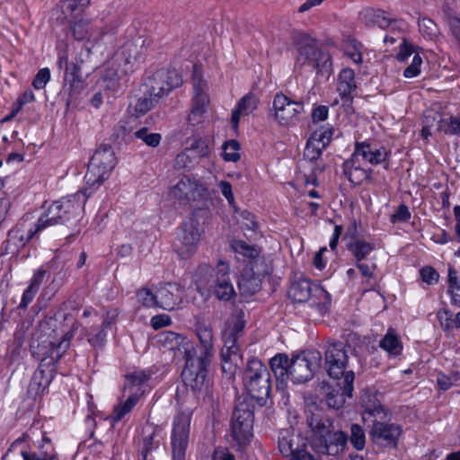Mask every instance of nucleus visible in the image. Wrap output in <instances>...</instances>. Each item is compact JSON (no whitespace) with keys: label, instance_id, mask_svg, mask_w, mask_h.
<instances>
[{"label":"nucleus","instance_id":"nucleus-13","mask_svg":"<svg viewBox=\"0 0 460 460\" xmlns=\"http://www.w3.org/2000/svg\"><path fill=\"white\" fill-rule=\"evenodd\" d=\"M202 234L203 230L194 217H190L181 225L174 246L182 259H187L195 253Z\"/></svg>","mask_w":460,"mask_h":460},{"label":"nucleus","instance_id":"nucleus-45","mask_svg":"<svg viewBox=\"0 0 460 460\" xmlns=\"http://www.w3.org/2000/svg\"><path fill=\"white\" fill-rule=\"evenodd\" d=\"M333 128L330 127H321L314 130L311 136V139L320 145V147H326L332 137Z\"/></svg>","mask_w":460,"mask_h":460},{"label":"nucleus","instance_id":"nucleus-6","mask_svg":"<svg viewBox=\"0 0 460 460\" xmlns=\"http://www.w3.org/2000/svg\"><path fill=\"white\" fill-rule=\"evenodd\" d=\"M297 50L296 68L299 67L310 72L315 71L318 75L331 73V57L318 48L314 39L303 37L298 43Z\"/></svg>","mask_w":460,"mask_h":460},{"label":"nucleus","instance_id":"nucleus-7","mask_svg":"<svg viewBox=\"0 0 460 460\" xmlns=\"http://www.w3.org/2000/svg\"><path fill=\"white\" fill-rule=\"evenodd\" d=\"M116 165L114 151L110 146H101L93 155L84 179L89 190L96 189L110 176Z\"/></svg>","mask_w":460,"mask_h":460},{"label":"nucleus","instance_id":"nucleus-16","mask_svg":"<svg viewBox=\"0 0 460 460\" xmlns=\"http://www.w3.org/2000/svg\"><path fill=\"white\" fill-rule=\"evenodd\" d=\"M270 271V269L267 263L246 264L238 281L241 295L250 296L257 293L261 288V278Z\"/></svg>","mask_w":460,"mask_h":460},{"label":"nucleus","instance_id":"nucleus-26","mask_svg":"<svg viewBox=\"0 0 460 460\" xmlns=\"http://www.w3.org/2000/svg\"><path fill=\"white\" fill-rule=\"evenodd\" d=\"M412 54H414V56L411 65L408 66L403 71V75L406 78L415 77L420 73L422 58L418 53L415 52L413 46L407 43L406 40L403 39V42L401 44L400 50L397 54V59L400 62H406L408 58H410Z\"/></svg>","mask_w":460,"mask_h":460},{"label":"nucleus","instance_id":"nucleus-15","mask_svg":"<svg viewBox=\"0 0 460 460\" xmlns=\"http://www.w3.org/2000/svg\"><path fill=\"white\" fill-rule=\"evenodd\" d=\"M190 419V413L184 411L179 412L174 418L172 431V460H185Z\"/></svg>","mask_w":460,"mask_h":460},{"label":"nucleus","instance_id":"nucleus-27","mask_svg":"<svg viewBox=\"0 0 460 460\" xmlns=\"http://www.w3.org/2000/svg\"><path fill=\"white\" fill-rule=\"evenodd\" d=\"M258 97L253 93H248L242 97L235 109L232 112L231 123L237 128L241 116H247L257 109Z\"/></svg>","mask_w":460,"mask_h":460},{"label":"nucleus","instance_id":"nucleus-3","mask_svg":"<svg viewBox=\"0 0 460 460\" xmlns=\"http://www.w3.org/2000/svg\"><path fill=\"white\" fill-rule=\"evenodd\" d=\"M309 441L318 455L338 456L345 449L348 437L341 430H334L332 420L324 412L314 408L306 411Z\"/></svg>","mask_w":460,"mask_h":460},{"label":"nucleus","instance_id":"nucleus-56","mask_svg":"<svg viewBox=\"0 0 460 460\" xmlns=\"http://www.w3.org/2000/svg\"><path fill=\"white\" fill-rule=\"evenodd\" d=\"M356 267L358 269L360 274L362 277L366 278V282L369 287H372L374 285V270H376V264L372 263L371 265L357 261Z\"/></svg>","mask_w":460,"mask_h":460},{"label":"nucleus","instance_id":"nucleus-24","mask_svg":"<svg viewBox=\"0 0 460 460\" xmlns=\"http://www.w3.org/2000/svg\"><path fill=\"white\" fill-rule=\"evenodd\" d=\"M216 297L219 300L229 301L234 295V289L229 277V267L225 262H219L211 286Z\"/></svg>","mask_w":460,"mask_h":460},{"label":"nucleus","instance_id":"nucleus-50","mask_svg":"<svg viewBox=\"0 0 460 460\" xmlns=\"http://www.w3.org/2000/svg\"><path fill=\"white\" fill-rule=\"evenodd\" d=\"M139 303L146 307H158V299H156V290L153 292L149 288H141L137 293Z\"/></svg>","mask_w":460,"mask_h":460},{"label":"nucleus","instance_id":"nucleus-58","mask_svg":"<svg viewBox=\"0 0 460 460\" xmlns=\"http://www.w3.org/2000/svg\"><path fill=\"white\" fill-rule=\"evenodd\" d=\"M438 319L439 321L441 327L445 331L451 330L455 327L453 314L449 310H447V309L439 310L438 312Z\"/></svg>","mask_w":460,"mask_h":460},{"label":"nucleus","instance_id":"nucleus-22","mask_svg":"<svg viewBox=\"0 0 460 460\" xmlns=\"http://www.w3.org/2000/svg\"><path fill=\"white\" fill-rule=\"evenodd\" d=\"M354 371H349L347 375L337 383L338 389H332L325 396L327 405L332 409L343 406L346 397H351L353 393Z\"/></svg>","mask_w":460,"mask_h":460},{"label":"nucleus","instance_id":"nucleus-44","mask_svg":"<svg viewBox=\"0 0 460 460\" xmlns=\"http://www.w3.org/2000/svg\"><path fill=\"white\" fill-rule=\"evenodd\" d=\"M111 322L110 320L103 321L101 329L95 334H87L88 342L94 348H103L106 342V330L111 326Z\"/></svg>","mask_w":460,"mask_h":460},{"label":"nucleus","instance_id":"nucleus-19","mask_svg":"<svg viewBox=\"0 0 460 460\" xmlns=\"http://www.w3.org/2000/svg\"><path fill=\"white\" fill-rule=\"evenodd\" d=\"M209 147L208 141L203 138L192 139L190 144L180 153L174 160L176 169H190L202 157L208 156Z\"/></svg>","mask_w":460,"mask_h":460},{"label":"nucleus","instance_id":"nucleus-8","mask_svg":"<svg viewBox=\"0 0 460 460\" xmlns=\"http://www.w3.org/2000/svg\"><path fill=\"white\" fill-rule=\"evenodd\" d=\"M324 365L328 376L341 380L349 372V351L350 347L335 340H328L323 344ZM349 371H352L349 369Z\"/></svg>","mask_w":460,"mask_h":460},{"label":"nucleus","instance_id":"nucleus-33","mask_svg":"<svg viewBox=\"0 0 460 460\" xmlns=\"http://www.w3.org/2000/svg\"><path fill=\"white\" fill-rule=\"evenodd\" d=\"M343 172L348 180L353 184H359L364 180L370 178V172L356 164V159L352 157L343 163Z\"/></svg>","mask_w":460,"mask_h":460},{"label":"nucleus","instance_id":"nucleus-59","mask_svg":"<svg viewBox=\"0 0 460 460\" xmlns=\"http://www.w3.org/2000/svg\"><path fill=\"white\" fill-rule=\"evenodd\" d=\"M420 276L422 280L429 284L434 285L438 281L439 275L437 270L432 267H424L420 270Z\"/></svg>","mask_w":460,"mask_h":460},{"label":"nucleus","instance_id":"nucleus-38","mask_svg":"<svg viewBox=\"0 0 460 460\" xmlns=\"http://www.w3.org/2000/svg\"><path fill=\"white\" fill-rule=\"evenodd\" d=\"M146 434L143 438V447L141 450L143 459L147 460V455L159 446V429L157 427L150 426L145 431Z\"/></svg>","mask_w":460,"mask_h":460},{"label":"nucleus","instance_id":"nucleus-28","mask_svg":"<svg viewBox=\"0 0 460 460\" xmlns=\"http://www.w3.org/2000/svg\"><path fill=\"white\" fill-rule=\"evenodd\" d=\"M231 248L236 253L249 259L250 261L247 264L256 265L257 262H259V264L261 262L267 263L266 259L260 256L261 249L257 245L248 244L246 242L242 240H234L231 243Z\"/></svg>","mask_w":460,"mask_h":460},{"label":"nucleus","instance_id":"nucleus-46","mask_svg":"<svg viewBox=\"0 0 460 460\" xmlns=\"http://www.w3.org/2000/svg\"><path fill=\"white\" fill-rule=\"evenodd\" d=\"M159 102L160 100L157 97L147 94L146 90L144 96L139 98L135 104V111L137 113L145 114L153 107H155Z\"/></svg>","mask_w":460,"mask_h":460},{"label":"nucleus","instance_id":"nucleus-55","mask_svg":"<svg viewBox=\"0 0 460 460\" xmlns=\"http://www.w3.org/2000/svg\"><path fill=\"white\" fill-rule=\"evenodd\" d=\"M420 31L429 38H433L438 33L437 24L429 18H422L418 22Z\"/></svg>","mask_w":460,"mask_h":460},{"label":"nucleus","instance_id":"nucleus-21","mask_svg":"<svg viewBox=\"0 0 460 460\" xmlns=\"http://www.w3.org/2000/svg\"><path fill=\"white\" fill-rule=\"evenodd\" d=\"M207 84L200 79H194L192 106L188 120L191 125H197L202 121L203 115L209 102L207 94Z\"/></svg>","mask_w":460,"mask_h":460},{"label":"nucleus","instance_id":"nucleus-52","mask_svg":"<svg viewBox=\"0 0 460 460\" xmlns=\"http://www.w3.org/2000/svg\"><path fill=\"white\" fill-rule=\"evenodd\" d=\"M239 143L236 140H230L225 143L223 156L226 161L236 162L240 159Z\"/></svg>","mask_w":460,"mask_h":460},{"label":"nucleus","instance_id":"nucleus-54","mask_svg":"<svg viewBox=\"0 0 460 460\" xmlns=\"http://www.w3.org/2000/svg\"><path fill=\"white\" fill-rule=\"evenodd\" d=\"M323 149L324 147H320L319 144L309 138L304 151V156L310 162H314L321 156Z\"/></svg>","mask_w":460,"mask_h":460},{"label":"nucleus","instance_id":"nucleus-43","mask_svg":"<svg viewBox=\"0 0 460 460\" xmlns=\"http://www.w3.org/2000/svg\"><path fill=\"white\" fill-rule=\"evenodd\" d=\"M437 129L447 135H457L460 133V120L455 117L449 119L440 118L438 121Z\"/></svg>","mask_w":460,"mask_h":460},{"label":"nucleus","instance_id":"nucleus-41","mask_svg":"<svg viewBox=\"0 0 460 460\" xmlns=\"http://www.w3.org/2000/svg\"><path fill=\"white\" fill-rule=\"evenodd\" d=\"M134 136L151 147L158 146L162 139V136L159 133L151 132L146 127L137 129Z\"/></svg>","mask_w":460,"mask_h":460},{"label":"nucleus","instance_id":"nucleus-10","mask_svg":"<svg viewBox=\"0 0 460 460\" xmlns=\"http://www.w3.org/2000/svg\"><path fill=\"white\" fill-rule=\"evenodd\" d=\"M253 407L245 401H239L233 411L231 430L234 439L240 447L250 442L252 437Z\"/></svg>","mask_w":460,"mask_h":460},{"label":"nucleus","instance_id":"nucleus-18","mask_svg":"<svg viewBox=\"0 0 460 460\" xmlns=\"http://www.w3.org/2000/svg\"><path fill=\"white\" fill-rule=\"evenodd\" d=\"M288 294L293 301L298 303L306 302L314 296L323 297L328 302L330 300L329 294L323 288L303 277L291 283Z\"/></svg>","mask_w":460,"mask_h":460},{"label":"nucleus","instance_id":"nucleus-62","mask_svg":"<svg viewBox=\"0 0 460 460\" xmlns=\"http://www.w3.org/2000/svg\"><path fill=\"white\" fill-rule=\"evenodd\" d=\"M411 217V213L406 205L402 204L398 207L397 211L392 216L391 221L393 223L396 222H405Z\"/></svg>","mask_w":460,"mask_h":460},{"label":"nucleus","instance_id":"nucleus-12","mask_svg":"<svg viewBox=\"0 0 460 460\" xmlns=\"http://www.w3.org/2000/svg\"><path fill=\"white\" fill-rule=\"evenodd\" d=\"M181 84L182 78L177 70L165 68L155 71L146 81L147 94L154 95L159 100L166 97Z\"/></svg>","mask_w":460,"mask_h":460},{"label":"nucleus","instance_id":"nucleus-29","mask_svg":"<svg viewBox=\"0 0 460 460\" xmlns=\"http://www.w3.org/2000/svg\"><path fill=\"white\" fill-rule=\"evenodd\" d=\"M362 404L365 409V414L376 418L387 417L388 411L381 404L376 393L366 392L361 397Z\"/></svg>","mask_w":460,"mask_h":460},{"label":"nucleus","instance_id":"nucleus-31","mask_svg":"<svg viewBox=\"0 0 460 460\" xmlns=\"http://www.w3.org/2000/svg\"><path fill=\"white\" fill-rule=\"evenodd\" d=\"M127 75L121 72V66L118 68L106 69L102 79L103 87L112 92H117L122 88L127 82Z\"/></svg>","mask_w":460,"mask_h":460},{"label":"nucleus","instance_id":"nucleus-20","mask_svg":"<svg viewBox=\"0 0 460 460\" xmlns=\"http://www.w3.org/2000/svg\"><path fill=\"white\" fill-rule=\"evenodd\" d=\"M184 289L177 283H165L156 288V299L158 307L172 311L178 308L182 303Z\"/></svg>","mask_w":460,"mask_h":460},{"label":"nucleus","instance_id":"nucleus-36","mask_svg":"<svg viewBox=\"0 0 460 460\" xmlns=\"http://www.w3.org/2000/svg\"><path fill=\"white\" fill-rule=\"evenodd\" d=\"M79 73V66L76 64L67 66V74L65 75L66 84L69 85V94L71 96L79 94L84 90V82Z\"/></svg>","mask_w":460,"mask_h":460},{"label":"nucleus","instance_id":"nucleus-49","mask_svg":"<svg viewBox=\"0 0 460 460\" xmlns=\"http://www.w3.org/2000/svg\"><path fill=\"white\" fill-rule=\"evenodd\" d=\"M350 443L357 450H361L365 447V432L358 424H352L350 427Z\"/></svg>","mask_w":460,"mask_h":460},{"label":"nucleus","instance_id":"nucleus-57","mask_svg":"<svg viewBox=\"0 0 460 460\" xmlns=\"http://www.w3.org/2000/svg\"><path fill=\"white\" fill-rule=\"evenodd\" d=\"M50 79V71L49 68H41L35 75L32 85L35 89H43Z\"/></svg>","mask_w":460,"mask_h":460},{"label":"nucleus","instance_id":"nucleus-53","mask_svg":"<svg viewBox=\"0 0 460 460\" xmlns=\"http://www.w3.org/2000/svg\"><path fill=\"white\" fill-rule=\"evenodd\" d=\"M239 346H235L234 348H222L221 350V358L223 361V370H226V364L231 362L235 365L242 359V357L239 353Z\"/></svg>","mask_w":460,"mask_h":460},{"label":"nucleus","instance_id":"nucleus-30","mask_svg":"<svg viewBox=\"0 0 460 460\" xmlns=\"http://www.w3.org/2000/svg\"><path fill=\"white\" fill-rule=\"evenodd\" d=\"M362 19L366 25L377 26L381 29L388 28L395 22L383 10L367 9L362 13Z\"/></svg>","mask_w":460,"mask_h":460},{"label":"nucleus","instance_id":"nucleus-39","mask_svg":"<svg viewBox=\"0 0 460 460\" xmlns=\"http://www.w3.org/2000/svg\"><path fill=\"white\" fill-rule=\"evenodd\" d=\"M448 292L451 295L452 303L460 306V276L452 267H448Z\"/></svg>","mask_w":460,"mask_h":460},{"label":"nucleus","instance_id":"nucleus-63","mask_svg":"<svg viewBox=\"0 0 460 460\" xmlns=\"http://www.w3.org/2000/svg\"><path fill=\"white\" fill-rule=\"evenodd\" d=\"M447 23L452 34L460 42V18L455 15H448Z\"/></svg>","mask_w":460,"mask_h":460},{"label":"nucleus","instance_id":"nucleus-14","mask_svg":"<svg viewBox=\"0 0 460 460\" xmlns=\"http://www.w3.org/2000/svg\"><path fill=\"white\" fill-rule=\"evenodd\" d=\"M145 40L141 37L128 40L114 53L112 65L121 66V72L128 75L133 72L134 64L145 56Z\"/></svg>","mask_w":460,"mask_h":460},{"label":"nucleus","instance_id":"nucleus-48","mask_svg":"<svg viewBox=\"0 0 460 460\" xmlns=\"http://www.w3.org/2000/svg\"><path fill=\"white\" fill-rule=\"evenodd\" d=\"M70 30L75 40H84L89 36V21L81 19L71 23Z\"/></svg>","mask_w":460,"mask_h":460},{"label":"nucleus","instance_id":"nucleus-23","mask_svg":"<svg viewBox=\"0 0 460 460\" xmlns=\"http://www.w3.org/2000/svg\"><path fill=\"white\" fill-rule=\"evenodd\" d=\"M205 188L199 184L197 181L183 176L171 190V194L173 198L182 202H190L197 200L203 196Z\"/></svg>","mask_w":460,"mask_h":460},{"label":"nucleus","instance_id":"nucleus-2","mask_svg":"<svg viewBox=\"0 0 460 460\" xmlns=\"http://www.w3.org/2000/svg\"><path fill=\"white\" fill-rule=\"evenodd\" d=\"M70 321L71 325L67 330L62 331L60 338L55 329L57 326L56 320L47 319L40 322L31 344L32 353L40 359V367L34 373L29 385L28 393L31 395L37 396L40 394L49 385V377L44 376L45 370L43 367H50L49 371H53L54 365L69 349L70 341L78 328V323L73 316H71Z\"/></svg>","mask_w":460,"mask_h":460},{"label":"nucleus","instance_id":"nucleus-42","mask_svg":"<svg viewBox=\"0 0 460 460\" xmlns=\"http://www.w3.org/2000/svg\"><path fill=\"white\" fill-rule=\"evenodd\" d=\"M293 440H299V437L291 434L288 429L280 431L278 446L280 453L286 457L292 454L291 445Z\"/></svg>","mask_w":460,"mask_h":460},{"label":"nucleus","instance_id":"nucleus-25","mask_svg":"<svg viewBox=\"0 0 460 460\" xmlns=\"http://www.w3.org/2000/svg\"><path fill=\"white\" fill-rule=\"evenodd\" d=\"M358 157L371 164H378L386 160L388 152L385 147H377L368 142L357 143L353 158L357 160Z\"/></svg>","mask_w":460,"mask_h":460},{"label":"nucleus","instance_id":"nucleus-34","mask_svg":"<svg viewBox=\"0 0 460 460\" xmlns=\"http://www.w3.org/2000/svg\"><path fill=\"white\" fill-rule=\"evenodd\" d=\"M144 392H129L128 398L114 407L112 419L114 421L118 422L121 420L125 415L129 413L132 409L137 405L139 401L140 396Z\"/></svg>","mask_w":460,"mask_h":460},{"label":"nucleus","instance_id":"nucleus-60","mask_svg":"<svg viewBox=\"0 0 460 460\" xmlns=\"http://www.w3.org/2000/svg\"><path fill=\"white\" fill-rule=\"evenodd\" d=\"M245 325V321L242 316H236L232 320L230 326L225 332H233L234 336L240 338Z\"/></svg>","mask_w":460,"mask_h":460},{"label":"nucleus","instance_id":"nucleus-5","mask_svg":"<svg viewBox=\"0 0 460 460\" xmlns=\"http://www.w3.org/2000/svg\"><path fill=\"white\" fill-rule=\"evenodd\" d=\"M244 386L260 405H264L270 395L271 380L267 367L259 359H251L243 373Z\"/></svg>","mask_w":460,"mask_h":460},{"label":"nucleus","instance_id":"nucleus-37","mask_svg":"<svg viewBox=\"0 0 460 460\" xmlns=\"http://www.w3.org/2000/svg\"><path fill=\"white\" fill-rule=\"evenodd\" d=\"M380 347L387 351L391 356H398L402 350V345L398 336L393 329H389L387 333L380 341Z\"/></svg>","mask_w":460,"mask_h":460},{"label":"nucleus","instance_id":"nucleus-47","mask_svg":"<svg viewBox=\"0 0 460 460\" xmlns=\"http://www.w3.org/2000/svg\"><path fill=\"white\" fill-rule=\"evenodd\" d=\"M61 10L64 19L71 22V19L76 18L84 11V8L75 0H64L61 4Z\"/></svg>","mask_w":460,"mask_h":460},{"label":"nucleus","instance_id":"nucleus-40","mask_svg":"<svg viewBox=\"0 0 460 460\" xmlns=\"http://www.w3.org/2000/svg\"><path fill=\"white\" fill-rule=\"evenodd\" d=\"M149 379V376L144 371H137L127 376V383L125 385L124 393L128 390L130 393L143 392L140 385L146 383Z\"/></svg>","mask_w":460,"mask_h":460},{"label":"nucleus","instance_id":"nucleus-17","mask_svg":"<svg viewBox=\"0 0 460 460\" xmlns=\"http://www.w3.org/2000/svg\"><path fill=\"white\" fill-rule=\"evenodd\" d=\"M387 417H378L373 420L369 437L373 443L385 447H396L402 435V427L396 423L386 421Z\"/></svg>","mask_w":460,"mask_h":460},{"label":"nucleus","instance_id":"nucleus-35","mask_svg":"<svg viewBox=\"0 0 460 460\" xmlns=\"http://www.w3.org/2000/svg\"><path fill=\"white\" fill-rule=\"evenodd\" d=\"M347 246L357 261L365 260L376 248L375 243L366 242L360 238H353Z\"/></svg>","mask_w":460,"mask_h":460},{"label":"nucleus","instance_id":"nucleus-61","mask_svg":"<svg viewBox=\"0 0 460 460\" xmlns=\"http://www.w3.org/2000/svg\"><path fill=\"white\" fill-rule=\"evenodd\" d=\"M357 88L356 84H344L342 82H338V92L342 100L345 102H349L352 100L351 93Z\"/></svg>","mask_w":460,"mask_h":460},{"label":"nucleus","instance_id":"nucleus-32","mask_svg":"<svg viewBox=\"0 0 460 460\" xmlns=\"http://www.w3.org/2000/svg\"><path fill=\"white\" fill-rule=\"evenodd\" d=\"M290 360L283 353L275 355L270 360V368L278 381L285 382L289 377Z\"/></svg>","mask_w":460,"mask_h":460},{"label":"nucleus","instance_id":"nucleus-4","mask_svg":"<svg viewBox=\"0 0 460 460\" xmlns=\"http://www.w3.org/2000/svg\"><path fill=\"white\" fill-rule=\"evenodd\" d=\"M87 191L88 189L85 188L73 196L53 202L48 210L38 219L34 227L28 231L26 238L24 239L22 235L19 237L22 245H24L25 243L29 242L48 226L64 224L71 218L80 217L88 197L93 192V190L89 193Z\"/></svg>","mask_w":460,"mask_h":460},{"label":"nucleus","instance_id":"nucleus-11","mask_svg":"<svg viewBox=\"0 0 460 460\" xmlns=\"http://www.w3.org/2000/svg\"><path fill=\"white\" fill-rule=\"evenodd\" d=\"M305 112L303 102L291 100L282 93L275 95L273 100V116L279 126L292 127L300 121Z\"/></svg>","mask_w":460,"mask_h":460},{"label":"nucleus","instance_id":"nucleus-51","mask_svg":"<svg viewBox=\"0 0 460 460\" xmlns=\"http://www.w3.org/2000/svg\"><path fill=\"white\" fill-rule=\"evenodd\" d=\"M239 222L242 229L256 233L259 229V224L256 221L255 216L247 210H243L240 214Z\"/></svg>","mask_w":460,"mask_h":460},{"label":"nucleus","instance_id":"nucleus-9","mask_svg":"<svg viewBox=\"0 0 460 460\" xmlns=\"http://www.w3.org/2000/svg\"><path fill=\"white\" fill-rule=\"evenodd\" d=\"M322 354L315 349L305 350L293 357L289 364V377L295 384L311 380L322 365Z\"/></svg>","mask_w":460,"mask_h":460},{"label":"nucleus","instance_id":"nucleus-64","mask_svg":"<svg viewBox=\"0 0 460 460\" xmlns=\"http://www.w3.org/2000/svg\"><path fill=\"white\" fill-rule=\"evenodd\" d=\"M222 195L227 199L230 205H234V198L232 191V185L226 181H221L218 184Z\"/></svg>","mask_w":460,"mask_h":460},{"label":"nucleus","instance_id":"nucleus-1","mask_svg":"<svg viewBox=\"0 0 460 460\" xmlns=\"http://www.w3.org/2000/svg\"><path fill=\"white\" fill-rule=\"evenodd\" d=\"M196 334L199 346L196 349L192 342L186 337L173 332H163L158 335V342L168 351L173 353V358H182L185 367L181 378L186 386L194 392L208 389V367L213 357V332L212 328L204 323H199Z\"/></svg>","mask_w":460,"mask_h":460}]
</instances>
